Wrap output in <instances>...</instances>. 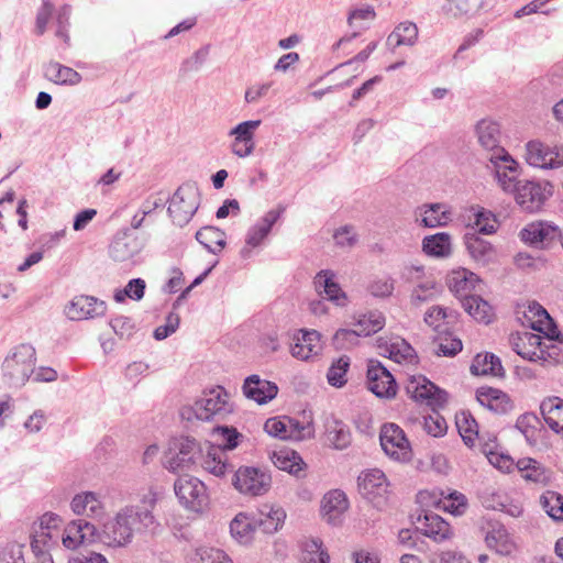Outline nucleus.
Wrapping results in <instances>:
<instances>
[{
  "mask_svg": "<svg viewBox=\"0 0 563 563\" xmlns=\"http://www.w3.org/2000/svg\"><path fill=\"white\" fill-rule=\"evenodd\" d=\"M155 527L152 510L143 506H125L103 525L99 538L109 547L120 548L129 544L134 533L154 531Z\"/></svg>",
  "mask_w": 563,
  "mask_h": 563,
  "instance_id": "f257e3e1",
  "label": "nucleus"
},
{
  "mask_svg": "<svg viewBox=\"0 0 563 563\" xmlns=\"http://www.w3.org/2000/svg\"><path fill=\"white\" fill-rule=\"evenodd\" d=\"M234 410L230 394L221 386L205 390L190 406L180 410L184 419L201 421L223 420Z\"/></svg>",
  "mask_w": 563,
  "mask_h": 563,
  "instance_id": "f03ea898",
  "label": "nucleus"
},
{
  "mask_svg": "<svg viewBox=\"0 0 563 563\" xmlns=\"http://www.w3.org/2000/svg\"><path fill=\"white\" fill-rule=\"evenodd\" d=\"M212 437L217 445L206 443L201 446V455L199 457V466L214 476H222L228 465L222 460V450H232L238 446V440L242 437L234 428L227 426L216 427L212 429Z\"/></svg>",
  "mask_w": 563,
  "mask_h": 563,
  "instance_id": "7ed1b4c3",
  "label": "nucleus"
},
{
  "mask_svg": "<svg viewBox=\"0 0 563 563\" xmlns=\"http://www.w3.org/2000/svg\"><path fill=\"white\" fill-rule=\"evenodd\" d=\"M36 364L35 349L30 344H19L12 347L4 357L1 373L9 387H22L34 373Z\"/></svg>",
  "mask_w": 563,
  "mask_h": 563,
  "instance_id": "20e7f679",
  "label": "nucleus"
},
{
  "mask_svg": "<svg viewBox=\"0 0 563 563\" xmlns=\"http://www.w3.org/2000/svg\"><path fill=\"white\" fill-rule=\"evenodd\" d=\"M200 196L197 187L185 184L174 192L167 208L174 224L186 225L199 208Z\"/></svg>",
  "mask_w": 563,
  "mask_h": 563,
  "instance_id": "39448f33",
  "label": "nucleus"
},
{
  "mask_svg": "<svg viewBox=\"0 0 563 563\" xmlns=\"http://www.w3.org/2000/svg\"><path fill=\"white\" fill-rule=\"evenodd\" d=\"M201 445L191 438H181L176 443V451L165 457V467L175 474L187 475L199 466Z\"/></svg>",
  "mask_w": 563,
  "mask_h": 563,
  "instance_id": "423d86ee",
  "label": "nucleus"
},
{
  "mask_svg": "<svg viewBox=\"0 0 563 563\" xmlns=\"http://www.w3.org/2000/svg\"><path fill=\"white\" fill-rule=\"evenodd\" d=\"M406 393L411 399L427 405L432 410L443 408L448 402V393L422 375H413L408 378Z\"/></svg>",
  "mask_w": 563,
  "mask_h": 563,
  "instance_id": "0eeeda50",
  "label": "nucleus"
},
{
  "mask_svg": "<svg viewBox=\"0 0 563 563\" xmlns=\"http://www.w3.org/2000/svg\"><path fill=\"white\" fill-rule=\"evenodd\" d=\"M548 339L544 340L539 333L523 332L511 339L512 350L522 358L530 362H545L551 354L549 352L553 332H545Z\"/></svg>",
  "mask_w": 563,
  "mask_h": 563,
  "instance_id": "6e6552de",
  "label": "nucleus"
},
{
  "mask_svg": "<svg viewBox=\"0 0 563 563\" xmlns=\"http://www.w3.org/2000/svg\"><path fill=\"white\" fill-rule=\"evenodd\" d=\"M511 194L523 210L536 212L552 196L553 186L549 181L521 180Z\"/></svg>",
  "mask_w": 563,
  "mask_h": 563,
  "instance_id": "1a4fd4ad",
  "label": "nucleus"
},
{
  "mask_svg": "<svg viewBox=\"0 0 563 563\" xmlns=\"http://www.w3.org/2000/svg\"><path fill=\"white\" fill-rule=\"evenodd\" d=\"M264 430L269 435L282 440L301 441L311 439L314 435L312 422L300 423L287 417L267 419L264 424Z\"/></svg>",
  "mask_w": 563,
  "mask_h": 563,
  "instance_id": "9d476101",
  "label": "nucleus"
},
{
  "mask_svg": "<svg viewBox=\"0 0 563 563\" xmlns=\"http://www.w3.org/2000/svg\"><path fill=\"white\" fill-rule=\"evenodd\" d=\"M525 157L527 163L534 167L559 168L563 166V146H551L533 140L526 144Z\"/></svg>",
  "mask_w": 563,
  "mask_h": 563,
  "instance_id": "9b49d317",
  "label": "nucleus"
},
{
  "mask_svg": "<svg viewBox=\"0 0 563 563\" xmlns=\"http://www.w3.org/2000/svg\"><path fill=\"white\" fill-rule=\"evenodd\" d=\"M380 445L384 452L395 461L407 462L411 457V448L405 432L395 423H386L380 430Z\"/></svg>",
  "mask_w": 563,
  "mask_h": 563,
  "instance_id": "f8f14e48",
  "label": "nucleus"
},
{
  "mask_svg": "<svg viewBox=\"0 0 563 563\" xmlns=\"http://www.w3.org/2000/svg\"><path fill=\"white\" fill-rule=\"evenodd\" d=\"M475 133L487 161H493L494 156L505 157L508 153L503 146V134L497 122L483 119L476 124Z\"/></svg>",
  "mask_w": 563,
  "mask_h": 563,
  "instance_id": "ddd939ff",
  "label": "nucleus"
},
{
  "mask_svg": "<svg viewBox=\"0 0 563 563\" xmlns=\"http://www.w3.org/2000/svg\"><path fill=\"white\" fill-rule=\"evenodd\" d=\"M388 487L386 475L380 470H368L358 476L360 494L376 507L385 503Z\"/></svg>",
  "mask_w": 563,
  "mask_h": 563,
  "instance_id": "4468645a",
  "label": "nucleus"
},
{
  "mask_svg": "<svg viewBox=\"0 0 563 563\" xmlns=\"http://www.w3.org/2000/svg\"><path fill=\"white\" fill-rule=\"evenodd\" d=\"M179 501L188 509L198 511L206 501V487L197 477L180 475L174 484Z\"/></svg>",
  "mask_w": 563,
  "mask_h": 563,
  "instance_id": "2eb2a0df",
  "label": "nucleus"
},
{
  "mask_svg": "<svg viewBox=\"0 0 563 563\" xmlns=\"http://www.w3.org/2000/svg\"><path fill=\"white\" fill-rule=\"evenodd\" d=\"M385 325V317L382 312L373 311L362 316L353 329H340L334 334L336 343L344 345L345 342L354 343L360 336H368L376 333Z\"/></svg>",
  "mask_w": 563,
  "mask_h": 563,
  "instance_id": "dca6fc26",
  "label": "nucleus"
},
{
  "mask_svg": "<svg viewBox=\"0 0 563 563\" xmlns=\"http://www.w3.org/2000/svg\"><path fill=\"white\" fill-rule=\"evenodd\" d=\"M366 376L368 389L377 397L390 399L396 396V380L380 362L371 360Z\"/></svg>",
  "mask_w": 563,
  "mask_h": 563,
  "instance_id": "f3484780",
  "label": "nucleus"
},
{
  "mask_svg": "<svg viewBox=\"0 0 563 563\" xmlns=\"http://www.w3.org/2000/svg\"><path fill=\"white\" fill-rule=\"evenodd\" d=\"M487 167L495 174V179L505 192L511 194L516 186L521 181L518 179V163L507 153L505 157L494 156L493 161H488Z\"/></svg>",
  "mask_w": 563,
  "mask_h": 563,
  "instance_id": "a211bd4d",
  "label": "nucleus"
},
{
  "mask_svg": "<svg viewBox=\"0 0 563 563\" xmlns=\"http://www.w3.org/2000/svg\"><path fill=\"white\" fill-rule=\"evenodd\" d=\"M106 303L90 296H76L66 307L65 314L69 320H86L106 313Z\"/></svg>",
  "mask_w": 563,
  "mask_h": 563,
  "instance_id": "6ab92c4d",
  "label": "nucleus"
},
{
  "mask_svg": "<svg viewBox=\"0 0 563 563\" xmlns=\"http://www.w3.org/2000/svg\"><path fill=\"white\" fill-rule=\"evenodd\" d=\"M377 350L382 356L388 357L396 363L415 364L418 361L413 347L399 336L390 338L389 340L379 338L377 340Z\"/></svg>",
  "mask_w": 563,
  "mask_h": 563,
  "instance_id": "aec40b11",
  "label": "nucleus"
},
{
  "mask_svg": "<svg viewBox=\"0 0 563 563\" xmlns=\"http://www.w3.org/2000/svg\"><path fill=\"white\" fill-rule=\"evenodd\" d=\"M321 335L316 330H301L295 338L291 355L300 361H311L322 352Z\"/></svg>",
  "mask_w": 563,
  "mask_h": 563,
  "instance_id": "412c9836",
  "label": "nucleus"
},
{
  "mask_svg": "<svg viewBox=\"0 0 563 563\" xmlns=\"http://www.w3.org/2000/svg\"><path fill=\"white\" fill-rule=\"evenodd\" d=\"M142 249V240L130 230H125L114 238L109 252L114 261L125 262L139 254Z\"/></svg>",
  "mask_w": 563,
  "mask_h": 563,
  "instance_id": "4be33fe9",
  "label": "nucleus"
},
{
  "mask_svg": "<svg viewBox=\"0 0 563 563\" xmlns=\"http://www.w3.org/2000/svg\"><path fill=\"white\" fill-rule=\"evenodd\" d=\"M448 286L450 290L463 301V299L474 296L472 291L481 289V280L473 272L459 268L452 271L448 276Z\"/></svg>",
  "mask_w": 563,
  "mask_h": 563,
  "instance_id": "5701e85b",
  "label": "nucleus"
},
{
  "mask_svg": "<svg viewBox=\"0 0 563 563\" xmlns=\"http://www.w3.org/2000/svg\"><path fill=\"white\" fill-rule=\"evenodd\" d=\"M286 512L280 507L264 505L258 509V515L249 519V530L261 528L265 533L276 532L284 523Z\"/></svg>",
  "mask_w": 563,
  "mask_h": 563,
  "instance_id": "b1692460",
  "label": "nucleus"
},
{
  "mask_svg": "<svg viewBox=\"0 0 563 563\" xmlns=\"http://www.w3.org/2000/svg\"><path fill=\"white\" fill-rule=\"evenodd\" d=\"M418 499L421 504L426 506L441 508L455 516L462 515L466 508L465 496L456 492L451 493L448 496H444L443 498H438L434 493L420 492L418 495Z\"/></svg>",
  "mask_w": 563,
  "mask_h": 563,
  "instance_id": "393cba45",
  "label": "nucleus"
},
{
  "mask_svg": "<svg viewBox=\"0 0 563 563\" xmlns=\"http://www.w3.org/2000/svg\"><path fill=\"white\" fill-rule=\"evenodd\" d=\"M349 508V500L346 495L340 490L334 489L327 493L321 501V512L328 523L336 526L341 522L343 514Z\"/></svg>",
  "mask_w": 563,
  "mask_h": 563,
  "instance_id": "a878e982",
  "label": "nucleus"
},
{
  "mask_svg": "<svg viewBox=\"0 0 563 563\" xmlns=\"http://www.w3.org/2000/svg\"><path fill=\"white\" fill-rule=\"evenodd\" d=\"M70 508L76 515L91 519H100L106 514L100 496L93 492H82L75 495Z\"/></svg>",
  "mask_w": 563,
  "mask_h": 563,
  "instance_id": "bb28decb",
  "label": "nucleus"
},
{
  "mask_svg": "<svg viewBox=\"0 0 563 563\" xmlns=\"http://www.w3.org/2000/svg\"><path fill=\"white\" fill-rule=\"evenodd\" d=\"M559 234L556 227L547 222H532L520 231L521 240L532 246L544 247Z\"/></svg>",
  "mask_w": 563,
  "mask_h": 563,
  "instance_id": "cd10ccee",
  "label": "nucleus"
},
{
  "mask_svg": "<svg viewBox=\"0 0 563 563\" xmlns=\"http://www.w3.org/2000/svg\"><path fill=\"white\" fill-rule=\"evenodd\" d=\"M418 522L422 534L435 542L449 540L453 534L450 525L433 512H426L423 518L419 517Z\"/></svg>",
  "mask_w": 563,
  "mask_h": 563,
  "instance_id": "c85d7f7f",
  "label": "nucleus"
},
{
  "mask_svg": "<svg viewBox=\"0 0 563 563\" xmlns=\"http://www.w3.org/2000/svg\"><path fill=\"white\" fill-rule=\"evenodd\" d=\"M334 277L335 275L332 271H321L316 275L313 284L319 295H324L327 299L339 306H343L346 296L340 285L334 280Z\"/></svg>",
  "mask_w": 563,
  "mask_h": 563,
  "instance_id": "c756f323",
  "label": "nucleus"
},
{
  "mask_svg": "<svg viewBox=\"0 0 563 563\" xmlns=\"http://www.w3.org/2000/svg\"><path fill=\"white\" fill-rule=\"evenodd\" d=\"M486 545L499 555H510L517 548L510 532L503 525L490 528L485 537Z\"/></svg>",
  "mask_w": 563,
  "mask_h": 563,
  "instance_id": "7c9ffc66",
  "label": "nucleus"
},
{
  "mask_svg": "<svg viewBox=\"0 0 563 563\" xmlns=\"http://www.w3.org/2000/svg\"><path fill=\"white\" fill-rule=\"evenodd\" d=\"M478 402L496 413H506L511 409V401L504 391L492 388L481 387L476 391Z\"/></svg>",
  "mask_w": 563,
  "mask_h": 563,
  "instance_id": "2f4dec72",
  "label": "nucleus"
},
{
  "mask_svg": "<svg viewBox=\"0 0 563 563\" xmlns=\"http://www.w3.org/2000/svg\"><path fill=\"white\" fill-rule=\"evenodd\" d=\"M464 242L470 256L481 265H487L496 258L495 247L474 233H467Z\"/></svg>",
  "mask_w": 563,
  "mask_h": 563,
  "instance_id": "473e14b6",
  "label": "nucleus"
},
{
  "mask_svg": "<svg viewBox=\"0 0 563 563\" xmlns=\"http://www.w3.org/2000/svg\"><path fill=\"white\" fill-rule=\"evenodd\" d=\"M416 214L421 217L417 218V222L424 228L443 227L451 220L450 213L442 203L423 205L417 209Z\"/></svg>",
  "mask_w": 563,
  "mask_h": 563,
  "instance_id": "72a5a7b5",
  "label": "nucleus"
},
{
  "mask_svg": "<svg viewBox=\"0 0 563 563\" xmlns=\"http://www.w3.org/2000/svg\"><path fill=\"white\" fill-rule=\"evenodd\" d=\"M299 563H329L330 555L318 538H303L300 543Z\"/></svg>",
  "mask_w": 563,
  "mask_h": 563,
  "instance_id": "f704fd0d",
  "label": "nucleus"
},
{
  "mask_svg": "<svg viewBox=\"0 0 563 563\" xmlns=\"http://www.w3.org/2000/svg\"><path fill=\"white\" fill-rule=\"evenodd\" d=\"M277 394L278 387L275 383L261 379L257 375H249V399L264 405L273 400Z\"/></svg>",
  "mask_w": 563,
  "mask_h": 563,
  "instance_id": "c9c22d12",
  "label": "nucleus"
},
{
  "mask_svg": "<svg viewBox=\"0 0 563 563\" xmlns=\"http://www.w3.org/2000/svg\"><path fill=\"white\" fill-rule=\"evenodd\" d=\"M540 409L549 428L563 433V400L559 397L548 398L541 402Z\"/></svg>",
  "mask_w": 563,
  "mask_h": 563,
  "instance_id": "e433bc0d",
  "label": "nucleus"
},
{
  "mask_svg": "<svg viewBox=\"0 0 563 563\" xmlns=\"http://www.w3.org/2000/svg\"><path fill=\"white\" fill-rule=\"evenodd\" d=\"M327 442L336 450H343L351 443L349 427L338 419H329L325 423Z\"/></svg>",
  "mask_w": 563,
  "mask_h": 563,
  "instance_id": "4c0bfd02",
  "label": "nucleus"
},
{
  "mask_svg": "<svg viewBox=\"0 0 563 563\" xmlns=\"http://www.w3.org/2000/svg\"><path fill=\"white\" fill-rule=\"evenodd\" d=\"M423 252L433 257H448L452 253L451 235L445 232H439L426 236L422 241Z\"/></svg>",
  "mask_w": 563,
  "mask_h": 563,
  "instance_id": "58836bf2",
  "label": "nucleus"
},
{
  "mask_svg": "<svg viewBox=\"0 0 563 563\" xmlns=\"http://www.w3.org/2000/svg\"><path fill=\"white\" fill-rule=\"evenodd\" d=\"M284 210L285 209L283 207L269 210L258 222L255 223L252 233L249 234V246L255 247L263 242Z\"/></svg>",
  "mask_w": 563,
  "mask_h": 563,
  "instance_id": "ea45409f",
  "label": "nucleus"
},
{
  "mask_svg": "<svg viewBox=\"0 0 563 563\" xmlns=\"http://www.w3.org/2000/svg\"><path fill=\"white\" fill-rule=\"evenodd\" d=\"M473 375H492L494 377L504 376V367L500 360L492 353L477 354L471 365Z\"/></svg>",
  "mask_w": 563,
  "mask_h": 563,
  "instance_id": "a19ab883",
  "label": "nucleus"
},
{
  "mask_svg": "<svg viewBox=\"0 0 563 563\" xmlns=\"http://www.w3.org/2000/svg\"><path fill=\"white\" fill-rule=\"evenodd\" d=\"M418 40V27L413 22H401L387 37V44L395 49L398 46H412Z\"/></svg>",
  "mask_w": 563,
  "mask_h": 563,
  "instance_id": "79ce46f5",
  "label": "nucleus"
},
{
  "mask_svg": "<svg viewBox=\"0 0 563 563\" xmlns=\"http://www.w3.org/2000/svg\"><path fill=\"white\" fill-rule=\"evenodd\" d=\"M45 77L58 85H78L81 76L73 68L58 63H49L45 68Z\"/></svg>",
  "mask_w": 563,
  "mask_h": 563,
  "instance_id": "37998d69",
  "label": "nucleus"
},
{
  "mask_svg": "<svg viewBox=\"0 0 563 563\" xmlns=\"http://www.w3.org/2000/svg\"><path fill=\"white\" fill-rule=\"evenodd\" d=\"M462 306L475 320L486 324L492 321L493 308L481 296L474 295L463 299Z\"/></svg>",
  "mask_w": 563,
  "mask_h": 563,
  "instance_id": "c03bdc74",
  "label": "nucleus"
},
{
  "mask_svg": "<svg viewBox=\"0 0 563 563\" xmlns=\"http://www.w3.org/2000/svg\"><path fill=\"white\" fill-rule=\"evenodd\" d=\"M197 241L208 251L217 253L225 245L224 233L216 227H203L196 233Z\"/></svg>",
  "mask_w": 563,
  "mask_h": 563,
  "instance_id": "a18cd8bd",
  "label": "nucleus"
},
{
  "mask_svg": "<svg viewBox=\"0 0 563 563\" xmlns=\"http://www.w3.org/2000/svg\"><path fill=\"white\" fill-rule=\"evenodd\" d=\"M272 487V476L266 470L249 467V495L261 496Z\"/></svg>",
  "mask_w": 563,
  "mask_h": 563,
  "instance_id": "49530a36",
  "label": "nucleus"
},
{
  "mask_svg": "<svg viewBox=\"0 0 563 563\" xmlns=\"http://www.w3.org/2000/svg\"><path fill=\"white\" fill-rule=\"evenodd\" d=\"M456 427L464 441L468 446L474 445L476 438L482 440L479 435L478 426L476 420L468 412H461L456 416Z\"/></svg>",
  "mask_w": 563,
  "mask_h": 563,
  "instance_id": "de8ad7c7",
  "label": "nucleus"
},
{
  "mask_svg": "<svg viewBox=\"0 0 563 563\" xmlns=\"http://www.w3.org/2000/svg\"><path fill=\"white\" fill-rule=\"evenodd\" d=\"M272 461L277 468L294 475H298L302 470V460L295 451L280 450L278 452H274Z\"/></svg>",
  "mask_w": 563,
  "mask_h": 563,
  "instance_id": "09e8293b",
  "label": "nucleus"
},
{
  "mask_svg": "<svg viewBox=\"0 0 563 563\" xmlns=\"http://www.w3.org/2000/svg\"><path fill=\"white\" fill-rule=\"evenodd\" d=\"M228 146L240 158L246 156V121L239 123L228 132Z\"/></svg>",
  "mask_w": 563,
  "mask_h": 563,
  "instance_id": "8fccbe9b",
  "label": "nucleus"
},
{
  "mask_svg": "<svg viewBox=\"0 0 563 563\" xmlns=\"http://www.w3.org/2000/svg\"><path fill=\"white\" fill-rule=\"evenodd\" d=\"M540 505L552 519L563 521L562 495L553 490H548L541 495Z\"/></svg>",
  "mask_w": 563,
  "mask_h": 563,
  "instance_id": "3c124183",
  "label": "nucleus"
},
{
  "mask_svg": "<svg viewBox=\"0 0 563 563\" xmlns=\"http://www.w3.org/2000/svg\"><path fill=\"white\" fill-rule=\"evenodd\" d=\"M495 448V438H488V441L484 445V453L487 456L488 462L499 471L504 473H509L514 470L515 464L510 456L494 452Z\"/></svg>",
  "mask_w": 563,
  "mask_h": 563,
  "instance_id": "603ef678",
  "label": "nucleus"
},
{
  "mask_svg": "<svg viewBox=\"0 0 563 563\" xmlns=\"http://www.w3.org/2000/svg\"><path fill=\"white\" fill-rule=\"evenodd\" d=\"M57 533L34 530L32 533L31 548L36 558L51 555L48 553L52 545L56 542Z\"/></svg>",
  "mask_w": 563,
  "mask_h": 563,
  "instance_id": "864d4df0",
  "label": "nucleus"
},
{
  "mask_svg": "<svg viewBox=\"0 0 563 563\" xmlns=\"http://www.w3.org/2000/svg\"><path fill=\"white\" fill-rule=\"evenodd\" d=\"M438 292L439 290L435 282L431 278H428L417 284V286L412 289L410 295L411 303L415 306H420L423 302L434 299Z\"/></svg>",
  "mask_w": 563,
  "mask_h": 563,
  "instance_id": "5fc2aeb1",
  "label": "nucleus"
},
{
  "mask_svg": "<svg viewBox=\"0 0 563 563\" xmlns=\"http://www.w3.org/2000/svg\"><path fill=\"white\" fill-rule=\"evenodd\" d=\"M350 367V358L347 356H341L335 360L328 371V382L331 386L342 387L346 383V372Z\"/></svg>",
  "mask_w": 563,
  "mask_h": 563,
  "instance_id": "6e6d98bb",
  "label": "nucleus"
},
{
  "mask_svg": "<svg viewBox=\"0 0 563 563\" xmlns=\"http://www.w3.org/2000/svg\"><path fill=\"white\" fill-rule=\"evenodd\" d=\"M146 284L142 278L131 279L123 290H119L114 295V299L118 302L124 301L128 297L132 300H141L144 296Z\"/></svg>",
  "mask_w": 563,
  "mask_h": 563,
  "instance_id": "4d7b16f0",
  "label": "nucleus"
},
{
  "mask_svg": "<svg viewBox=\"0 0 563 563\" xmlns=\"http://www.w3.org/2000/svg\"><path fill=\"white\" fill-rule=\"evenodd\" d=\"M435 346L434 352L437 355L449 357L456 355L463 347L462 341L451 334L439 336Z\"/></svg>",
  "mask_w": 563,
  "mask_h": 563,
  "instance_id": "13d9d810",
  "label": "nucleus"
},
{
  "mask_svg": "<svg viewBox=\"0 0 563 563\" xmlns=\"http://www.w3.org/2000/svg\"><path fill=\"white\" fill-rule=\"evenodd\" d=\"M474 227L478 232L483 234H492L496 232L498 222L493 212L482 208L474 213Z\"/></svg>",
  "mask_w": 563,
  "mask_h": 563,
  "instance_id": "bf43d9fd",
  "label": "nucleus"
},
{
  "mask_svg": "<svg viewBox=\"0 0 563 563\" xmlns=\"http://www.w3.org/2000/svg\"><path fill=\"white\" fill-rule=\"evenodd\" d=\"M422 427L428 434L435 438L444 435L448 429L445 419L437 410H433V415L423 417Z\"/></svg>",
  "mask_w": 563,
  "mask_h": 563,
  "instance_id": "052dcab7",
  "label": "nucleus"
},
{
  "mask_svg": "<svg viewBox=\"0 0 563 563\" xmlns=\"http://www.w3.org/2000/svg\"><path fill=\"white\" fill-rule=\"evenodd\" d=\"M333 240L336 246L351 249L357 243L358 235L353 225L346 224L334 231Z\"/></svg>",
  "mask_w": 563,
  "mask_h": 563,
  "instance_id": "680f3d73",
  "label": "nucleus"
},
{
  "mask_svg": "<svg viewBox=\"0 0 563 563\" xmlns=\"http://www.w3.org/2000/svg\"><path fill=\"white\" fill-rule=\"evenodd\" d=\"M527 313L529 318H536L534 321H531V327L539 332H544L543 324L550 325L552 322L547 310L537 302L528 306Z\"/></svg>",
  "mask_w": 563,
  "mask_h": 563,
  "instance_id": "e2e57ef3",
  "label": "nucleus"
},
{
  "mask_svg": "<svg viewBox=\"0 0 563 563\" xmlns=\"http://www.w3.org/2000/svg\"><path fill=\"white\" fill-rule=\"evenodd\" d=\"M196 555L199 558L200 563H233L230 556L219 549L200 548L197 550Z\"/></svg>",
  "mask_w": 563,
  "mask_h": 563,
  "instance_id": "0e129e2a",
  "label": "nucleus"
},
{
  "mask_svg": "<svg viewBox=\"0 0 563 563\" xmlns=\"http://www.w3.org/2000/svg\"><path fill=\"white\" fill-rule=\"evenodd\" d=\"M394 288V280L390 277L376 278L367 287L369 294L377 298L389 297Z\"/></svg>",
  "mask_w": 563,
  "mask_h": 563,
  "instance_id": "69168bd1",
  "label": "nucleus"
},
{
  "mask_svg": "<svg viewBox=\"0 0 563 563\" xmlns=\"http://www.w3.org/2000/svg\"><path fill=\"white\" fill-rule=\"evenodd\" d=\"M80 529L81 526L76 523L75 520L68 523L62 537V542L67 549L74 550L84 543V537L80 534Z\"/></svg>",
  "mask_w": 563,
  "mask_h": 563,
  "instance_id": "338daca9",
  "label": "nucleus"
},
{
  "mask_svg": "<svg viewBox=\"0 0 563 563\" xmlns=\"http://www.w3.org/2000/svg\"><path fill=\"white\" fill-rule=\"evenodd\" d=\"M208 55L209 48L207 46L199 48L190 57L183 62L181 70L184 73L199 70L205 65Z\"/></svg>",
  "mask_w": 563,
  "mask_h": 563,
  "instance_id": "774afa93",
  "label": "nucleus"
}]
</instances>
